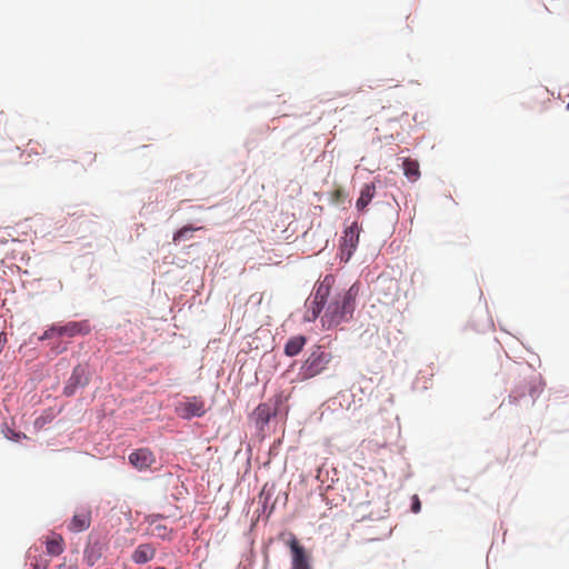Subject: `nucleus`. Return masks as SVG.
<instances>
[{
	"instance_id": "nucleus-1",
	"label": "nucleus",
	"mask_w": 569,
	"mask_h": 569,
	"mask_svg": "<svg viewBox=\"0 0 569 569\" xmlns=\"http://www.w3.org/2000/svg\"><path fill=\"white\" fill-rule=\"evenodd\" d=\"M333 282L331 276H326L317 286L311 307L305 315L307 321H315L323 309L321 321L327 329L335 328L352 318L358 290L352 286L349 289L331 293Z\"/></svg>"
},
{
	"instance_id": "nucleus-2",
	"label": "nucleus",
	"mask_w": 569,
	"mask_h": 569,
	"mask_svg": "<svg viewBox=\"0 0 569 569\" xmlns=\"http://www.w3.org/2000/svg\"><path fill=\"white\" fill-rule=\"evenodd\" d=\"M331 359L332 356L329 351L320 346L316 347L301 365L298 373L299 379L306 381L322 373Z\"/></svg>"
},
{
	"instance_id": "nucleus-3",
	"label": "nucleus",
	"mask_w": 569,
	"mask_h": 569,
	"mask_svg": "<svg viewBox=\"0 0 569 569\" xmlns=\"http://www.w3.org/2000/svg\"><path fill=\"white\" fill-rule=\"evenodd\" d=\"M90 327L87 321H71L64 326H52L43 332L40 340L51 339L53 336L74 337L78 335H87Z\"/></svg>"
},
{
	"instance_id": "nucleus-4",
	"label": "nucleus",
	"mask_w": 569,
	"mask_h": 569,
	"mask_svg": "<svg viewBox=\"0 0 569 569\" xmlns=\"http://www.w3.org/2000/svg\"><path fill=\"white\" fill-rule=\"evenodd\" d=\"M90 371L86 365H77L69 379L67 380L62 395L66 397L73 396L79 388L86 387L90 382Z\"/></svg>"
},
{
	"instance_id": "nucleus-5",
	"label": "nucleus",
	"mask_w": 569,
	"mask_h": 569,
	"mask_svg": "<svg viewBox=\"0 0 569 569\" xmlns=\"http://www.w3.org/2000/svg\"><path fill=\"white\" fill-rule=\"evenodd\" d=\"M207 412L206 403L201 397H189L176 406V413L182 419L202 417Z\"/></svg>"
},
{
	"instance_id": "nucleus-6",
	"label": "nucleus",
	"mask_w": 569,
	"mask_h": 569,
	"mask_svg": "<svg viewBox=\"0 0 569 569\" xmlns=\"http://www.w3.org/2000/svg\"><path fill=\"white\" fill-rule=\"evenodd\" d=\"M288 546L292 555L291 569H311L309 557L295 536H291Z\"/></svg>"
},
{
	"instance_id": "nucleus-7",
	"label": "nucleus",
	"mask_w": 569,
	"mask_h": 569,
	"mask_svg": "<svg viewBox=\"0 0 569 569\" xmlns=\"http://www.w3.org/2000/svg\"><path fill=\"white\" fill-rule=\"evenodd\" d=\"M358 242H359V231L355 223L346 229L345 234L342 237V242L340 246L341 257L346 261H348L351 258L353 251L356 250V248L358 246Z\"/></svg>"
},
{
	"instance_id": "nucleus-8",
	"label": "nucleus",
	"mask_w": 569,
	"mask_h": 569,
	"mask_svg": "<svg viewBox=\"0 0 569 569\" xmlns=\"http://www.w3.org/2000/svg\"><path fill=\"white\" fill-rule=\"evenodd\" d=\"M129 462L138 470H146L156 462V457L150 449L140 448L129 455Z\"/></svg>"
},
{
	"instance_id": "nucleus-9",
	"label": "nucleus",
	"mask_w": 569,
	"mask_h": 569,
	"mask_svg": "<svg viewBox=\"0 0 569 569\" xmlns=\"http://www.w3.org/2000/svg\"><path fill=\"white\" fill-rule=\"evenodd\" d=\"M156 549L150 543H141L133 551L131 559L134 563L142 565L153 559Z\"/></svg>"
},
{
	"instance_id": "nucleus-10",
	"label": "nucleus",
	"mask_w": 569,
	"mask_h": 569,
	"mask_svg": "<svg viewBox=\"0 0 569 569\" xmlns=\"http://www.w3.org/2000/svg\"><path fill=\"white\" fill-rule=\"evenodd\" d=\"M91 523V513L89 510H81L74 513L69 529L74 532L83 531L90 527Z\"/></svg>"
},
{
	"instance_id": "nucleus-11",
	"label": "nucleus",
	"mask_w": 569,
	"mask_h": 569,
	"mask_svg": "<svg viewBox=\"0 0 569 569\" xmlns=\"http://www.w3.org/2000/svg\"><path fill=\"white\" fill-rule=\"evenodd\" d=\"M376 194V184L373 182L366 183L360 191V197L356 202V208L359 211H365L370 201L373 199Z\"/></svg>"
},
{
	"instance_id": "nucleus-12",
	"label": "nucleus",
	"mask_w": 569,
	"mask_h": 569,
	"mask_svg": "<svg viewBox=\"0 0 569 569\" xmlns=\"http://www.w3.org/2000/svg\"><path fill=\"white\" fill-rule=\"evenodd\" d=\"M46 550L50 556H59L64 550L63 538L60 535L53 533L46 538Z\"/></svg>"
},
{
	"instance_id": "nucleus-13",
	"label": "nucleus",
	"mask_w": 569,
	"mask_h": 569,
	"mask_svg": "<svg viewBox=\"0 0 569 569\" xmlns=\"http://www.w3.org/2000/svg\"><path fill=\"white\" fill-rule=\"evenodd\" d=\"M307 339L305 336L291 337L284 346V355L288 357H295L299 355L305 347Z\"/></svg>"
},
{
	"instance_id": "nucleus-14",
	"label": "nucleus",
	"mask_w": 569,
	"mask_h": 569,
	"mask_svg": "<svg viewBox=\"0 0 569 569\" xmlns=\"http://www.w3.org/2000/svg\"><path fill=\"white\" fill-rule=\"evenodd\" d=\"M27 558L32 569H47L49 566V559H47L38 548H30Z\"/></svg>"
},
{
	"instance_id": "nucleus-15",
	"label": "nucleus",
	"mask_w": 569,
	"mask_h": 569,
	"mask_svg": "<svg viewBox=\"0 0 569 569\" xmlns=\"http://www.w3.org/2000/svg\"><path fill=\"white\" fill-rule=\"evenodd\" d=\"M271 416V408L266 403L259 405L253 411L254 421L261 428L269 422Z\"/></svg>"
},
{
	"instance_id": "nucleus-16",
	"label": "nucleus",
	"mask_w": 569,
	"mask_h": 569,
	"mask_svg": "<svg viewBox=\"0 0 569 569\" xmlns=\"http://www.w3.org/2000/svg\"><path fill=\"white\" fill-rule=\"evenodd\" d=\"M403 173L410 181H417L420 177L419 163L410 158L405 159L402 163Z\"/></svg>"
},
{
	"instance_id": "nucleus-17",
	"label": "nucleus",
	"mask_w": 569,
	"mask_h": 569,
	"mask_svg": "<svg viewBox=\"0 0 569 569\" xmlns=\"http://www.w3.org/2000/svg\"><path fill=\"white\" fill-rule=\"evenodd\" d=\"M202 227L184 226L173 233V242H180L181 240L189 239L192 237V232L200 230Z\"/></svg>"
},
{
	"instance_id": "nucleus-18",
	"label": "nucleus",
	"mask_w": 569,
	"mask_h": 569,
	"mask_svg": "<svg viewBox=\"0 0 569 569\" xmlns=\"http://www.w3.org/2000/svg\"><path fill=\"white\" fill-rule=\"evenodd\" d=\"M97 160V153L94 152H91V151H86L83 152L80 158H79V161L82 166L84 167H90L92 166Z\"/></svg>"
},
{
	"instance_id": "nucleus-19",
	"label": "nucleus",
	"mask_w": 569,
	"mask_h": 569,
	"mask_svg": "<svg viewBox=\"0 0 569 569\" xmlns=\"http://www.w3.org/2000/svg\"><path fill=\"white\" fill-rule=\"evenodd\" d=\"M154 532L160 538H167L168 535H169V531H168L167 527H164L162 525H157L154 527Z\"/></svg>"
},
{
	"instance_id": "nucleus-20",
	"label": "nucleus",
	"mask_w": 569,
	"mask_h": 569,
	"mask_svg": "<svg viewBox=\"0 0 569 569\" xmlns=\"http://www.w3.org/2000/svg\"><path fill=\"white\" fill-rule=\"evenodd\" d=\"M421 509V502L418 498L417 495L413 496L412 498V506H411V510L415 512V513H418Z\"/></svg>"
},
{
	"instance_id": "nucleus-21",
	"label": "nucleus",
	"mask_w": 569,
	"mask_h": 569,
	"mask_svg": "<svg viewBox=\"0 0 569 569\" xmlns=\"http://www.w3.org/2000/svg\"><path fill=\"white\" fill-rule=\"evenodd\" d=\"M332 199L337 202L342 201L345 199V192L342 189H336L332 193Z\"/></svg>"
},
{
	"instance_id": "nucleus-22",
	"label": "nucleus",
	"mask_w": 569,
	"mask_h": 569,
	"mask_svg": "<svg viewBox=\"0 0 569 569\" xmlns=\"http://www.w3.org/2000/svg\"><path fill=\"white\" fill-rule=\"evenodd\" d=\"M58 569H76V568H74V567H72V566L60 565V566L58 567Z\"/></svg>"
},
{
	"instance_id": "nucleus-23",
	"label": "nucleus",
	"mask_w": 569,
	"mask_h": 569,
	"mask_svg": "<svg viewBox=\"0 0 569 569\" xmlns=\"http://www.w3.org/2000/svg\"><path fill=\"white\" fill-rule=\"evenodd\" d=\"M567 109L569 110V101H568V104H567Z\"/></svg>"
}]
</instances>
